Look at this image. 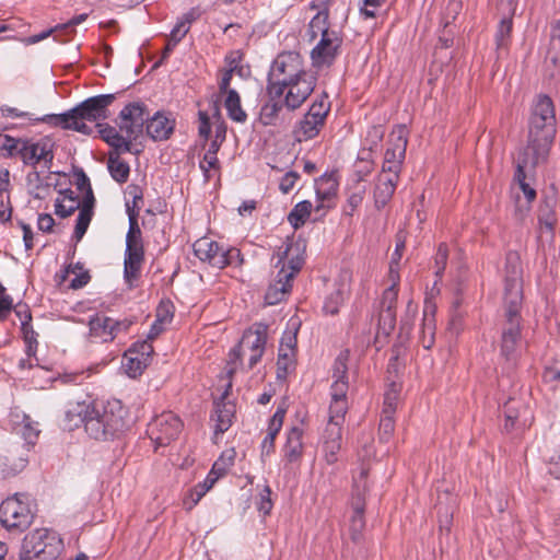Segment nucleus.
Masks as SVG:
<instances>
[{
    "instance_id": "1",
    "label": "nucleus",
    "mask_w": 560,
    "mask_h": 560,
    "mask_svg": "<svg viewBox=\"0 0 560 560\" xmlns=\"http://www.w3.org/2000/svg\"><path fill=\"white\" fill-rule=\"evenodd\" d=\"M522 266L516 253L510 252L505 257L503 316L500 323L501 337L522 339L523 280Z\"/></svg>"
},
{
    "instance_id": "2",
    "label": "nucleus",
    "mask_w": 560,
    "mask_h": 560,
    "mask_svg": "<svg viewBox=\"0 0 560 560\" xmlns=\"http://www.w3.org/2000/svg\"><path fill=\"white\" fill-rule=\"evenodd\" d=\"M304 249V244L295 242L287 244L283 249L279 248L273 255L277 257V262L275 264L277 273L265 294L267 304L275 305L280 303L291 291L294 277L300 272L305 262Z\"/></svg>"
},
{
    "instance_id": "3",
    "label": "nucleus",
    "mask_w": 560,
    "mask_h": 560,
    "mask_svg": "<svg viewBox=\"0 0 560 560\" xmlns=\"http://www.w3.org/2000/svg\"><path fill=\"white\" fill-rule=\"evenodd\" d=\"M128 415V409L119 399L94 401L92 419L86 423V433L96 441L114 440L127 429Z\"/></svg>"
},
{
    "instance_id": "4",
    "label": "nucleus",
    "mask_w": 560,
    "mask_h": 560,
    "mask_svg": "<svg viewBox=\"0 0 560 560\" xmlns=\"http://www.w3.org/2000/svg\"><path fill=\"white\" fill-rule=\"evenodd\" d=\"M306 72L302 56L296 51H282L271 62L267 73L266 93L270 100L283 96L288 83Z\"/></svg>"
},
{
    "instance_id": "5",
    "label": "nucleus",
    "mask_w": 560,
    "mask_h": 560,
    "mask_svg": "<svg viewBox=\"0 0 560 560\" xmlns=\"http://www.w3.org/2000/svg\"><path fill=\"white\" fill-rule=\"evenodd\" d=\"M63 540L58 532L36 528L25 535L20 560H57L63 551Z\"/></svg>"
},
{
    "instance_id": "6",
    "label": "nucleus",
    "mask_w": 560,
    "mask_h": 560,
    "mask_svg": "<svg viewBox=\"0 0 560 560\" xmlns=\"http://www.w3.org/2000/svg\"><path fill=\"white\" fill-rule=\"evenodd\" d=\"M37 504L27 494L15 493L0 504V522L8 529L26 530L33 523Z\"/></svg>"
},
{
    "instance_id": "7",
    "label": "nucleus",
    "mask_w": 560,
    "mask_h": 560,
    "mask_svg": "<svg viewBox=\"0 0 560 560\" xmlns=\"http://www.w3.org/2000/svg\"><path fill=\"white\" fill-rule=\"evenodd\" d=\"M407 143L408 129L405 125H399L390 133L388 147L384 154L381 174L396 175L397 178H399L402 163L406 158Z\"/></svg>"
},
{
    "instance_id": "8",
    "label": "nucleus",
    "mask_w": 560,
    "mask_h": 560,
    "mask_svg": "<svg viewBox=\"0 0 560 560\" xmlns=\"http://www.w3.org/2000/svg\"><path fill=\"white\" fill-rule=\"evenodd\" d=\"M183 429V422L177 415L165 411L154 417L148 424L147 434L159 446H166L176 440Z\"/></svg>"
},
{
    "instance_id": "9",
    "label": "nucleus",
    "mask_w": 560,
    "mask_h": 560,
    "mask_svg": "<svg viewBox=\"0 0 560 560\" xmlns=\"http://www.w3.org/2000/svg\"><path fill=\"white\" fill-rule=\"evenodd\" d=\"M557 133V126L528 122L527 144L524 150L534 153L536 161H547Z\"/></svg>"
},
{
    "instance_id": "10",
    "label": "nucleus",
    "mask_w": 560,
    "mask_h": 560,
    "mask_svg": "<svg viewBox=\"0 0 560 560\" xmlns=\"http://www.w3.org/2000/svg\"><path fill=\"white\" fill-rule=\"evenodd\" d=\"M149 110L147 105L141 102L127 104L118 115V127L125 132L128 139L137 140L143 132V126L147 125Z\"/></svg>"
},
{
    "instance_id": "11",
    "label": "nucleus",
    "mask_w": 560,
    "mask_h": 560,
    "mask_svg": "<svg viewBox=\"0 0 560 560\" xmlns=\"http://www.w3.org/2000/svg\"><path fill=\"white\" fill-rule=\"evenodd\" d=\"M121 92L110 94H100L89 97L71 108V113H75L79 121L94 122L108 118V106L120 95Z\"/></svg>"
},
{
    "instance_id": "12",
    "label": "nucleus",
    "mask_w": 560,
    "mask_h": 560,
    "mask_svg": "<svg viewBox=\"0 0 560 560\" xmlns=\"http://www.w3.org/2000/svg\"><path fill=\"white\" fill-rule=\"evenodd\" d=\"M317 78L313 73L306 71L299 79L292 80L288 83V88L283 94V104L290 112L299 109L303 103L314 92Z\"/></svg>"
},
{
    "instance_id": "13",
    "label": "nucleus",
    "mask_w": 560,
    "mask_h": 560,
    "mask_svg": "<svg viewBox=\"0 0 560 560\" xmlns=\"http://www.w3.org/2000/svg\"><path fill=\"white\" fill-rule=\"evenodd\" d=\"M55 142L49 137H43L37 141L26 139L20 150V158L26 165L35 166L44 162L45 167L50 168L54 160Z\"/></svg>"
},
{
    "instance_id": "14",
    "label": "nucleus",
    "mask_w": 560,
    "mask_h": 560,
    "mask_svg": "<svg viewBox=\"0 0 560 560\" xmlns=\"http://www.w3.org/2000/svg\"><path fill=\"white\" fill-rule=\"evenodd\" d=\"M342 45V38L337 32L324 33L317 45L311 51L312 63L316 68L330 67Z\"/></svg>"
},
{
    "instance_id": "15",
    "label": "nucleus",
    "mask_w": 560,
    "mask_h": 560,
    "mask_svg": "<svg viewBox=\"0 0 560 560\" xmlns=\"http://www.w3.org/2000/svg\"><path fill=\"white\" fill-rule=\"evenodd\" d=\"M93 404L94 401L86 400L68 402L61 420L62 429L73 431L83 424L86 431V423L92 419Z\"/></svg>"
},
{
    "instance_id": "16",
    "label": "nucleus",
    "mask_w": 560,
    "mask_h": 560,
    "mask_svg": "<svg viewBox=\"0 0 560 560\" xmlns=\"http://www.w3.org/2000/svg\"><path fill=\"white\" fill-rule=\"evenodd\" d=\"M232 388V382L226 384V388L219 400L214 401V409L211 420L215 422L214 434H222L230 429L235 415V406L230 401H224Z\"/></svg>"
},
{
    "instance_id": "17",
    "label": "nucleus",
    "mask_w": 560,
    "mask_h": 560,
    "mask_svg": "<svg viewBox=\"0 0 560 560\" xmlns=\"http://www.w3.org/2000/svg\"><path fill=\"white\" fill-rule=\"evenodd\" d=\"M34 122H44L52 127H60L65 130H74L82 135H91L93 132L92 127L83 121H79L77 114L71 113V109L61 114H47L43 117H37Z\"/></svg>"
},
{
    "instance_id": "18",
    "label": "nucleus",
    "mask_w": 560,
    "mask_h": 560,
    "mask_svg": "<svg viewBox=\"0 0 560 560\" xmlns=\"http://www.w3.org/2000/svg\"><path fill=\"white\" fill-rule=\"evenodd\" d=\"M192 248L194 254L200 261L207 262L213 268H220L223 264V260H221L223 246H220L219 243L202 237L194 243Z\"/></svg>"
},
{
    "instance_id": "19",
    "label": "nucleus",
    "mask_w": 560,
    "mask_h": 560,
    "mask_svg": "<svg viewBox=\"0 0 560 560\" xmlns=\"http://www.w3.org/2000/svg\"><path fill=\"white\" fill-rule=\"evenodd\" d=\"M528 122L557 126L553 101L546 94H540L532 107Z\"/></svg>"
},
{
    "instance_id": "20",
    "label": "nucleus",
    "mask_w": 560,
    "mask_h": 560,
    "mask_svg": "<svg viewBox=\"0 0 560 560\" xmlns=\"http://www.w3.org/2000/svg\"><path fill=\"white\" fill-rule=\"evenodd\" d=\"M267 331L268 325L264 323H255L252 327L246 329L238 342L244 352L246 350L265 352Z\"/></svg>"
},
{
    "instance_id": "21",
    "label": "nucleus",
    "mask_w": 560,
    "mask_h": 560,
    "mask_svg": "<svg viewBox=\"0 0 560 560\" xmlns=\"http://www.w3.org/2000/svg\"><path fill=\"white\" fill-rule=\"evenodd\" d=\"M399 178L396 175L380 174L373 191L374 205L377 210L383 209L392 199Z\"/></svg>"
},
{
    "instance_id": "22",
    "label": "nucleus",
    "mask_w": 560,
    "mask_h": 560,
    "mask_svg": "<svg viewBox=\"0 0 560 560\" xmlns=\"http://www.w3.org/2000/svg\"><path fill=\"white\" fill-rule=\"evenodd\" d=\"M522 411L526 412V407L518 400L510 399L504 404L501 411L504 417V432L511 433L527 425L526 420H521Z\"/></svg>"
},
{
    "instance_id": "23",
    "label": "nucleus",
    "mask_w": 560,
    "mask_h": 560,
    "mask_svg": "<svg viewBox=\"0 0 560 560\" xmlns=\"http://www.w3.org/2000/svg\"><path fill=\"white\" fill-rule=\"evenodd\" d=\"M435 305L425 303L419 341L427 350H430L435 342Z\"/></svg>"
},
{
    "instance_id": "24",
    "label": "nucleus",
    "mask_w": 560,
    "mask_h": 560,
    "mask_svg": "<svg viewBox=\"0 0 560 560\" xmlns=\"http://www.w3.org/2000/svg\"><path fill=\"white\" fill-rule=\"evenodd\" d=\"M513 14L514 9L509 16H503L497 26L494 44L498 58H501L502 55L509 51L512 40Z\"/></svg>"
},
{
    "instance_id": "25",
    "label": "nucleus",
    "mask_w": 560,
    "mask_h": 560,
    "mask_svg": "<svg viewBox=\"0 0 560 560\" xmlns=\"http://www.w3.org/2000/svg\"><path fill=\"white\" fill-rule=\"evenodd\" d=\"M145 130L154 141L166 140L174 130V122L158 112L153 117L148 118Z\"/></svg>"
},
{
    "instance_id": "26",
    "label": "nucleus",
    "mask_w": 560,
    "mask_h": 560,
    "mask_svg": "<svg viewBox=\"0 0 560 560\" xmlns=\"http://www.w3.org/2000/svg\"><path fill=\"white\" fill-rule=\"evenodd\" d=\"M557 223L553 202L545 200L538 208L539 237L546 235L547 241L555 240V226Z\"/></svg>"
},
{
    "instance_id": "27",
    "label": "nucleus",
    "mask_w": 560,
    "mask_h": 560,
    "mask_svg": "<svg viewBox=\"0 0 560 560\" xmlns=\"http://www.w3.org/2000/svg\"><path fill=\"white\" fill-rule=\"evenodd\" d=\"M303 430L299 427H292L287 434V442L283 446V457L288 463L300 460L303 454Z\"/></svg>"
},
{
    "instance_id": "28",
    "label": "nucleus",
    "mask_w": 560,
    "mask_h": 560,
    "mask_svg": "<svg viewBox=\"0 0 560 560\" xmlns=\"http://www.w3.org/2000/svg\"><path fill=\"white\" fill-rule=\"evenodd\" d=\"M324 126L325 124L323 121L306 113L293 131L295 140L302 142L314 139L318 136Z\"/></svg>"
},
{
    "instance_id": "29",
    "label": "nucleus",
    "mask_w": 560,
    "mask_h": 560,
    "mask_svg": "<svg viewBox=\"0 0 560 560\" xmlns=\"http://www.w3.org/2000/svg\"><path fill=\"white\" fill-rule=\"evenodd\" d=\"M100 127L101 138L117 152H131V141L127 136L120 135L115 127L109 125H97Z\"/></svg>"
},
{
    "instance_id": "30",
    "label": "nucleus",
    "mask_w": 560,
    "mask_h": 560,
    "mask_svg": "<svg viewBox=\"0 0 560 560\" xmlns=\"http://www.w3.org/2000/svg\"><path fill=\"white\" fill-rule=\"evenodd\" d=\"M349 295V289L345 283H337L336 289L326 298L323 311L328 315H337L340 306Z\"/></svg>"
},
{
    "instance_id": "31",
    "label": "nucleus",
    "mask_w": 560,
    "mask_h": 560,
    "mask_svg": "<svg viewBox=\"0 0 560 560\" xmlns=\"http://www.w3.org/2000/svg\"><path fill=\"white\" fill-rule=\"evenodd\" d=\"M127 213L129 217V230L126 235V247L130 248H144L142 241V233L138 224V211L130 208L129 203H126Z\"/></svg>"
},
{
    "instance_id": "32",
    "label": "nucleus",
    "mask_w": 560,
    "mask_h": 560,
    "mask_svg": "<svg viewBox=\"0 0 560 560\" xmlns=\"http://www.w3.org/2000/svg\"><path fill=\"white\" fill-rule=\"evenodd\" d=\"M107 170L112 178L118 184H125L130 175L129 164L121 160L119 153H109L107 161Z\"/></svg>"
},
{
    "instance_id": "33",
    "label": "nucleus",
    "mask_w": 560,
    "mask_h": 560,
    "mask_svg": "<svg viewBox=\"0 0 560 560\" xmlns=\"http://www.w3.org/2000/svg\"><path fill=\"white\" fill-rule=\"evenodd\" d=\"M521 340V338L500 336V355L511 369L516 365L520 358Z\"/></svg>"
},
{
    "instance_id": "34",
    "label": "nucleus",
    "mask_w": 560,
    "mask_h": 560,
    "mask_svg": "<svg viewBox=\"0 0 560 560\" xmlns=\"http://www.w3.org/2000/svg\"><path fill=\"white\" fill-rule=\"evenodd\" d=\"M224 107L231 120L244 124L247 120V114L242 108L241 96L236 90H231L224 100Z\"/></svg>"
},
{
    "instance_id": "35",
    "label": "nucleus",
    "mask_w": 560,
    "mask_h": 560,
    "mask_svg": "<svg viewBox=\"0 0 560 560\" xmlns=\"http://www.w3.org/2000/svg\"><path fill=\"white\" fill-rule=\"evenodd\" d=\"M112 318L107 316H94L89 322L90 334L92 337L102 338L103 341H112L113 326Z\"/></svg>"
},
{
    "instance_id": "36",
    "label": "nucleus",
    "mask_w": 560,
    "mask_h": 560,
    "mask_svg": "<svg viewBox=\"0 0 560 560\" xmlns=\"http://www.w3.org/2000/svg\"><path fill=\"white\" fill-rule=\"evenodd\" d=\"M221 148V144L217 143V141H211L207 152L205 153L202 161L199 163V167L202 172L205 182H209L211 178L210 171L211 170H220V162L218 160V152Z\"/></svg>"
},
{
    "instance_id": "37",
    "label": "nucleus",
    "mask_w": 560,
    "mask_h": 560,
    "mask_svg": "<svg viewBox=\"0 0 560 560\" xmlns=\"http://www.w3.org/2000/svg\"><path fill=\"white\" fill-rule=\"evenodd\" d=\"M285 108L283 101L270 100L260 107L259 121L262 126H275L280 112Z\"/></svg>"
},
{
    "instance_id": "38",
    "label": "nucleus",
    "mask_w": 560,
    "mask_h": 560,
    "mask_svg": "<svg viewBox=\"0 0 560 560\" xmlns=\"http://www.w3.org/2000/svg\"><path fill=\"white\" fill-rule=\"evenodd\" d=\"M313 205L310 200L298 202L288 214L289 223L295 229L303 226L311 215Z\"/></svg>"
},
{
    "instance_id": "39",
    "label": "nucleus",
    "mask_w": 560,
    "mask_h": 560,
    "mask_svg": "<svg viewBox=\"0 0 560 560\" xmlns=\"http://www.w3.org/2000/svg\"><path fill=\"white\" fill-rule=\"evenodd\" d=\"M188 32V26L183 28L182 24H175V26L172 28L170 33L167 44L162 51L161 60L155 63V67L164 62L170 57L171 52L174 50L176 45L186 36Z\"/></svg>"
},
{
    "instance_id": "40",
    "label": "nucleus",
    "mask_w": 560,
    "mask_h": 560,
    "mask_svg": "<svg viewBox=\"0 0 560 560\" xmlns=\"http://www.w3.org/2000/svg\"><path fill=\"white\" fill-rule=\"evenodd\" d=\"M396 326V312L386 306L381 310L377 324V335L388 337Z\"/></svg>"
},
{
    "instance_id": "41",
    "label": "nucleus",
    "mask_w": 560,
    "mask_h": 560,
    "mask_svg": "<svg viewBox=\"0 0 560 560\" xmlns=\"http://www.w3.org/2000/svg\"><path fill=\"white\" fill-rule=\"evenodd\" d=\"M542 162L544 161H536L534 153L532 154V152L529 153L528 151L523 150V152L521 153V155L518 158L516 171L514 174V179L518 183V185H521L522 183H526L525 182V178H526L525 168L526 167L535 168L539 163H542Z\"/></svg>"
},
{
    "instance_id": "42",
    "label": "nucleus",
    "mask_w": 560,
    "mask_h": 560,
    "mask_svg": "<svg viewBox=\"0 0 560 560\" xmlns=\"http://www.w3.org/2000/svg\"><path fill=\"white\" fill-rule=\"evenodd\" d=\"M329 110H330V103L328 101V94L326 92H323L312 103L310 109L307 110V114H310V116H312L325 124L326 117H327Z\"/></svg>"
},
{
    "instance_id": "43",
    "label": "nucleus",
    "mask_w": 560,
    "mask_h": 560,
    "mask_svg": "<svg viewBox=\"0 0 560 560\" xmlns=\"http://www.w3.org/2000/svg\"><path fill=\"white\" fill-rule=\"evenodd\" d=\"M125 363L124 368L128 376L137 377L142 374L144 369L148 366L147 359L140 358L139 355L129 354V352H125L124 354Z\"/></svg>"
},
{
    "instance_id": "44",
    "label": "nucleus",
    "mask_w": 560,
    "mask_h": 560,
    "mask_svg": "<svg viewBox=\"0 0 560 560\" xmlns=\"http://www.w3.org/2000/svg\"><path fill=\"white\" fill-rule=\"evenodd\" d=\"M235 451L234 448L228 450L214 462L210 471L217 477H223L230 467L234 465Z\"/></svg>"
},
{
    "instance_id": "45",
    "label": "nucleus",
    "mask_w": 560,
    "mask_h": 560,
    "mask_svg": "<svg viewBox=\"0 0 560 560\" xmlns=\"http://www.w3.org/2000/svg\"><path fill=\"white\" fill-rule=\"evenodd\" d=\"M328 12L318 11L310 22L311 37L315 38L317 35L323 36L324 33H331L328 26Z\"/></svg>"
},
{
    "instance_id": "46",
    "label": "nucleus",
    "mask_w": 560,
    "mask_h": 560,
    "mask_svg": "<svg viewBox=\"0 0 560 560\" xmlns=\"http://www.w3.org/2000/svg\"><path fill=\"white\" fill-rule=\"evenodd\" d=\"M294 352H289L285 346L280 343L278 361H277V376L284 377L289 369L294 366Z\"/></svg>"
},
{
    "instance_id": "47",
    "label": "nucleus",
    "mask_w": 560,
    "mask_h": 560,
    "mask_svg": "<svg viewBox=\"0 0 560 560\" xmlns=\"http://www.w3.org/2000/svg\"><path fill=\"white\" fill-rule=\"evenodd\" d=\"M20 434L28 445H35L40 431L34 424L30 416H24L19 430Z\"/></svg>"
},
{
    "instance_id": "48",
    "label": "nucleus",
    "mask_w": 560,
    "mask_h": 560,
    "mask_svg": "<svg viewBox=\"0 0 560 560\" xmlns=\"http://www.w3.org/2000/svg\"><path fill=\"white\" fill-rule=\"evenodd\" d=\"M22 338L25 342L26 349L25 352L28 357H33L36 354L38 348L37 337L38 334L34 330L32 324L21 326Z\"/></svg>"
},
{
    "instance_id": "49",
    "label": "nucleus",
    "mask_w": 560,
    "mask_h": 560,
    "mask_svg": "<svg viewBox=\"0 0 560 560\" xmlns=\"http://www.w3.org/2000/svg\"><path fill=\"white\" fill-rule=\"evenodd\" d=\"M221 260H223V264H221L219 269H223L228 266L238 267L243 264L244 258L238 248H236V247L224 248L223 247Z\"/></svg>"
},
{
    "instance_id": "50",
    "label": "nucleus",
    "mask_w": 560,
    "mask_h": 560,
    "mask_svg": "<svg viewBox=\"0 0 560 560\" xmlns=\"http://www.w3.org/2000/svg\"><path fill=\"white\" fill-rule=\"evenodd\" d=\"M92 214L88 213L86 211H79L72 240L75 241V243H79L84 234L86 233V230L92 221Z\"/></svg>"
},
{
    "instance_id": "51",
    "label": "nucleus",
    "mask_w": 560,
    "mask_h": 560,
    "mask_svg": "<svg viewBox=\"0 0 560 560\" xmlns=\"http://www.w3.org/2000/svg\"><path fill=\"white\" fill-rule=\"evenodd\" d=\"M347 409V399H331L328 421H335L338 422V424H343Z\"/></svg>"
},
{
    "instance_id": "52",
    "label": "nucleus",
    "mask_w": 560,
    "mask_h": 560,
    "mask_svg": "<svg viewBox=\"0 0 560 560\" xmlns=\"http://www.w3.org/2000/svg\"><path fill=\"white\" fill-rule=\"evenodd\" d=\"M26 184L31 188L30 192L34 198L40 199L39 190L43 188H48L49 184H45L40 177L39 172L32 171L26 175Z\"/></svg>"
},
{
    "instance_id": "53",
    "label": "nucleus",
    "mask_w": 560,
    "mask_h": 560,
    "mask_svg": "<svg viewBox=\"0 0 560 560\" xmlns=\"http://www.w3.org/2000/svg\"><path fill=\"white\" fill-rule=\"evenodd\" d=\"M243 353L244 350L242 349L240 343L232 348L229 352V361L225 368V374L230 381L237 370V364L241 362Z\"/></svg>"
},
{
    "instance_id": "54",
    "label": "nucleus",
    "mask_w": 560,
    "mask_h": 560,
    "mask_svg": "<svg viewBox=\"0 0 560 560\" xmlns=\"http://www.w3.org/2000/svg\"><path fill=\"white\" fill-rule=\"evenodd\" d=\"M322 440L326 441V442L341 443V441H342V424H338V422H335V421H328L325 427Z\"/></svg>"
},
{
    "instance_id": "55",
    "label": "nucleus",
    "mask_w": 560,
    "mask_h": 560,
    "mask_svg": "<svg viewBox=\"0 0 560 560\" xmlns=\"http://www.w3.org/2000/svg\"><path fill=\"white\" fill-rule=\"evenodd\" d=\"M174 316V305L171 301H161L156 307L155 320L158 323L167 324L171 323Z\"/></svg>"
},
{
    "instance_id": "56",
    "label": "nucleus",
    "mask_w": 560,
    "mask_h": 560,
    "mask_svg": "<svg viewBox=\"0 0 560 560\" xmlns=\"http://www.w3.org/2000/svg\"><path fill=\"white\" fill-rule=\"evenodd\" d=\"M150 340L137 341L127 350L129 354L139 355L140 358L147 359L150 362V358L153 353V347Z\"/></svg>"
},
{
    "instance_id": "57",
    "label": "nucleus",
    "mask_w": 560,
    "mask_h": 560,
    "mask_svg": "<svg viewBox=\"0 0 560 560\" xmlns=\"http://www.w3.org/2000/svg\"><path fill=\"white\" fill-rule=\"evenodd\" d=\"M364 516L363 511L361 509H355L353 515L351 517L350 530H351V539L353 541H359L361 536V530L364 527Z\"/></svg>"
},
{
    "instance_id": "58",
    "label": "nucleus",
    "mask_w": 560,
    "mask_h": 560,
    "mask_svg": "<svg viewBox=\"0 0 560 560\" xmlns=\"http://www.w3.org/2000/svg\"><path fill=\"white\" fill-rule=\"evenodd\" d=\"M24 142H26V139L13 138L7 135L4 136L1 149L5 150L9 156H20V150L21 147H23Z\"/></svg>"
},
{
    "instance_id": "59",
    "label": "nucleus",
    "mask_w": 560,
    "mask_h": 560,
    "mask_svg": "<svg viewBox=\"0 0 560 560\" xmlns=\"http://www.w3.org/2000/svg\"><path fill=\"white\" fill-rule=\"evenodd\" d=\"M447 257H448V250H447V245L445 243H441L438 247V250H436V254H435V257H434V262H435V276L441 278L444 270H445V267H446V264H447Z\"/></svg>"
},
{
    "instance_id": "60",
    "label": "nucleus",
    "mask_w": 560,
    "mask_h": 560,
    "mask_svg": "<svg viewBox=\"0 0 560 560\" xmlns=\"http://www.w3.org/2000/svg\"><path fill=\"white\" fill-rule=\"evenodd\" d=\"M334 380H348L347 354L340 353L332 365Z\"/></svg>"
},
{
    "instance_id": "61",
    "label": "nucleus",
    "mask_w": 560,
    "mask_h": 560,
    "mask_svg": "<svg viewBox=\"0 0 560 560\" xmlns=\"http://www.w3.org/2000/svg\"><path fill=\"white\" fill-rule=\"evenodd\" d=\"M395 430V422L390 416L381 419L378 436L380 441L388 442Z\"/></svg>"
},
{
    "instance_id": "62",
    "label": "nucleus",
    "mask_w": 560,
    "mask_h": 560,
    "mask_svg": "<svg viewBox=\"0 0 560 560\" xmlns=\"http://www.w3.org/2000/svg\"><path fill=\"white\" fill-rule=\"evenodd\" d=\"M284 416H285V409L279 407L269 420L267 434L277 436V434L280 432V430L282 428Z\"/></svg>"
},
{
    "instance_id": "63",
    "label": "nucleus",
    "mask_w": 560,
    "mask_h": 560,
    "mask_svg": "<svg viewBox=\"0 0 560 560\" xmlns=\"http://www.w3.org/2000/svg\"><path fill=\"white\" fill-rule=\"evenodd\" d=\"M271 489L269 486H265L264 489L259 493V501L257 502V509L262 514L267 515L270 513L273 504L271 501Z\"/></svg>"
},
{
    "instance_id": "64",
    "label": "nucleus",
    "mask_w": 560,
    "mask_h": 560,
    "mask_svg": "<svg viewBox=\"0 0 560 560\" xmlns=\"http://www.w3.org/2000/svg\"><path fill=\"white\" fill-rule=\"evenodd\" d=\"M546 61H550L553 66L560 63V39L550 38L546 52Z\"/></svg>"
}]
</instances>
